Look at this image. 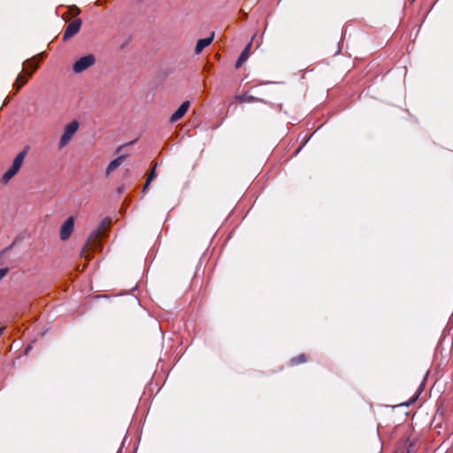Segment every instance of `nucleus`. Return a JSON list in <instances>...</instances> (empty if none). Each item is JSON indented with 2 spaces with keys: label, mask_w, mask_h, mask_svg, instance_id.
Returning a JSON list of instances; mask_svg holds the SVG:
<instances>
[{
  "label": "nucleus",
  "mask_w": 453,
  "mask_h": 453,
  "mask_svg": "<svg viewBox=\"0 0 453 453\" xmlns=\"http://www.w3.org/2000/svg\"><path fill=\"white\" fill-rule=\"evenodd\" d=\"M82 25L81 19H75L66 27L63 35V41L66 42L70 38L73 37L80 30Z\"/></svg>",
  "instance_id": "5"
},
{
  "label": "nucleus",
  "mask_w": 453,
  "mask_h": 453,
  "mask_svg": "<svg viewBox=\"0 0 453 453\" xmlns=\"http://www.w3.org/2000/svg\"><path fill=\"white\" fill-rule=\"evenodd\" d=\"M124 190H125V187L122 185V186L118 188L117 192L119 194H122L124 192Z\"/></svg>",
  "instance_id": "20"
},
{
  "label": "nucleus",
  "mask_w": 453,
  "mask_h": 453,
  "mask_svg": "<svg viewBox=\"0 0 453 453\" xmlns=\"http://www.w3.org/2000/svg\"><path fill=\"white\" fill-rule=\"evenodd\" d=\"M30 349H31V346H27V347L26 348V349H25V354H27V353H28V351H30Z\"/></svg>",
  "instance_id": "21"
},
{
  "label": "nucleus",
  "mask_w": 453,
  "mask_h": 453,
  "mask_svg": "<svg viewBox=\"0 0 453 453\" xmlns=\"http://www.w3.org/2000/svg\"><path fill=\"white\" fill-rule=\"evenodd\" d=\"M306 362H307L306 355L302 353V354H299L296 357H292L289 360V365L290 366H296V365H299L301 364H304Z\"/></svg>",
  "instance_id": "14"
},
{
  "label": "nucleus",
  "mask_w": 453,
  "mask_h": 453,
  "mask_svg": "<svg viewBox=\"0 0 453 453\" xmlns=\"http://www.w3.org/2000/svg\"><path fill=\"white\" fill-rule=\"evenodd\" d=\"M96 64V57L93 54H88L79 58L73 65V71L75 73H81Z\"/></svg>",
  "instance_id": "4"
},
{
  "label": "nucleus",
  "mask_w": 453,
  "mask_h": 453,
  "mask_svg": "<svg viewBox=\"0 0 453 453\" xmlns=\"http://www.w3.org/2000/svg\"><path fill=\"white\" fill-rule=\"evenodd\" d=\"M3 334V328H0V335Z\"/></svg>",
  "instance_id": "22"
},
{
  "label": "nucleus",
  "mask_w": 453,
  "mask_h": 453,
  "mask_svg": "<svg viewBox=\"0 0 453 453\" xmlns=\"http://www.w3.org/2000/svg\"><path fill=\"white\" fill-rule=\"evenodd\" d=\"M23 72H26V74L28 77H31L35 70L38 68L37 64H34L32 60H27L23 63Z\"/></svg>",
  "instance_id": "13"
},
{
  "label": "nucleus",
  "mask_w": 453,
  "mask_h": 453,
  "mask_svg": "<svg viewBox=\"0 0 453 453\" xmlns=\"http://www.w3.org/2000/svg\"><path fill=\"white\" fill-rule=\"evenodd\" d=\"M27 155V150L20 151L14 158L12 166L4 173L2 182L6 184L19 171Z\"/></svg>",
  "instance_id": "2"
},
{
  "label": "nucleus",
  "mask_w": 453,
  "mask_h": 453,
  "mask_svg": "<svg viewBox=\"0 0 453 453\" xmlns=\"http://www.w3.org/2000/svg\"><path fill=\"white\" fill-rule=\"evenodd\" d=\"M190 106L189 101L183 102L180 106L175 111V112L171 116L170 122L174 123L180 120L184 117L187 113L188 108Z\"/></svg>",
  "instance_id": "7"
},
{
  "label": "nucleus",
  "mask_w": 453,
  "mask_h": 453,
  "mask_svg": "<svg viewBox=\"0 0 453 453\" xmlns=\"http://www.w3.org/2000/svg\"><path fill=\"white\" fill-rule=\"evenodd\" d=\"M213 38H214V32L211 33L210 37L199 39L197 41L196 48H195L196 54H197V55L200 54L205 47L209 46L212 42Z\"/></svg>",
  "instance_id": "9"
},
{
  "label": "nucleus",
  "mask_w": 453,
  "mask_h": 453,
  "mask_svg": "<svg viewBox=\"0 0 453 453\" xmlns=\"http://www.w3.org/2000/svg\"><path fill=\"white\" fill-rule=\"evenodd\" d=\"M73 226H74V218L69 217L65 221V223L61 226V228H60L61 240L65 241L71 236V234L73 231Z\"/></svg>",
  "instance_id": "6"
},
{
  "label": "nucleus",
  "mask_w": 453,
  "mask_h": 453,
  "mask_svg": "<svg viewBox=\"0 0 453 453\" xmlns=\"http://www.w3.org/2000/svg\"><path fill=\"white\" fill-rule=\"evenodd\" d=\"M79 122L77 120H73L71 123H69L64 131V134H62L58 148L61 150L65 148L73 139V135L79 129Z\"/></svg>",
  "instance_id": "3"
},
{
  "label": "nucleus",
  "mask_w": 453,
  "mask_h": 453,
  "mask_svg": "<svg viewBox=\"0 0 453 453\" xmlns=\"http://www.w3.org/2000/svg\"><path fill=\"white\" fill-rule=\"evenodd\" d=\"M250 48H251V42H250L245 47V49L242 50V52L241 53L240 57L238 58V59L235 63V68H237V69L240 68L242 65V64L248 59Z\"/></svg>",
  "instance_id": "11"
},
{
  "label": "nucleus",
  "mask_w": 453,
  "mask_h": 453,
  "mask_svg": "<svg viewBox=\"0 0 453 453\" xmlns=\"http://www.w3.org/2000/svg\"><path fill=\"white\" fill-rule=\"evenodd\" d=\"M69 11H70V14L73 17H76L77 15H79L81 13V10L79 7H77L76 5H73L69 8Z\"/></svg>",
  "instance_id": "15"
},
{
  "label": "nucleus",
  "mask_w": 453,
  "mask_h": 453,
  "mask_svg": "<svg viewBox=\"0 0 453 453\" xmlns=\"http://www.w3.org/2000/svg\"><path fill=\"white\" fill-rule=\"evenodd\" d=\"M151 181H149V180L147 179L146 180V182L142 188V192H145L147 190V188H149L150 184Z\"/></svg>",
  "instance_id": "19"
},
{
  "label": "nucleus",
  "mask_w": 453,
  "mask_h": 453,
  "mask_svg": "<svg viewBox=\"0 0 453 453\" xmlns=\"http://www.w3.org/2000/svg\"><path fill=\"white\" fill-rule=\"evenodd\" d=\"M28 76L25 73H19L15 82L13 83V88L16 91H19L28 81Z\"/></svg>",
  "instance_id": "12"
},
{
  "label": "nucleus",
  "mask_w": 453,
  "mask_h": 453,
  "mask_svg": "<svg viewBox=\"0 0 453 453\" xmlns=\"http://www.w3.org/2000/svg\"><path fill=\"white\" fill-rule=\"evenodd\" d=\"M8 272H9V268H7V267L1 268V269H0V280H1L4 276H6V274L8 273Z\"/></svg>",
  "instance_id": "18"
},
{
  "label": "nucleus",
  "mask_w": 453,
  "mask_h": 453,
  "mask_svg": "<svg viewBox=\"0 0 453 453\" xmlns=\"http://www.w3.org/2000/svg\"><path fill=\"white\" fill-rule=\"evenodd\" d=\"M129 157L128 153H123L119 155L117 158L113 159L107 166L106 168V175H109L111 172L116 170L123 162L124 160Z\"/></svg>",
  "instance_id": "8"
},
{
  "label": "nucleus",
  "mask_w": 453,
  "mask_h": 453,
  "mask_svg": "<svg viewBox=\"0 0 453 453\" xmlns=\"http://www.w3.org/2000/svg\"><path fill=\"white\" fill-rule=\"evenodd\" d=\"M156 166L157 165H154V166L152 167L151 171L150 172L147 179L149 180V181H152L156 176H157V173H156Z\"/></svg>",
  "instance_id": "16"
},
{
  "label": "nucleus",
  "mask_w": 453,
  "mask_h": 453,
  "mask_svg": "<svg viewBox=\"0 0 453 453\" xmlns=\"http://www.w3.org/2000/svg\"><path fill=\"white\" fill-rule=\"evenodd\" d=\"M135 140L134 141H131L126 144H123V145H120L117 148V150H115V154H119L121 152V150L126 147V146H128V145H133L135 143Z\"/></svg>",
  "instance_id": "17"
},
{
  "label": "nucleus",
  "mask_w": 453,
  "mask_h": 453,
  "mask_svg": "<svg viewBox=\"0 0 453 453\" xmlns=\"http://www.w3.org/2000/svg\"><path fill=\"white\" fill-rule=\"evenodd\" d=\"M235 99L240 104H242V103H254V102H264L263 99L255 97V96H253L251 95H249L248 93H244L242 95H238V96H235Z\"/></svg>",
  "instance_id": "10"
},
{
  "label": "nucleus",
  "mask_w": 453,
  "mask_h": 453,
  "mask_svg": "<svg viewBox=\"0 0 453 453\" xmlns=\"http://www.w3.org/2000/svg\"><path fill=\"white\" fill-rule=\"evenodd\" d=\"M111 225V219L110 217H106L101 221L97 228L90 234L87 242L83 246L81 252V257H83L86 259H89L88 252L96 250L97 248L100 247L101 238L104 233L109 230Z\"/></svg>",
  "instance_id": "1"
}]
</instances>
